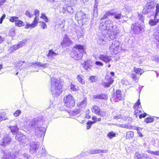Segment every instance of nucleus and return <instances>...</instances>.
<instances>
[{
	"mask_svg": "<svg viewBox=\"0 0 159 159\" xmlns=\"http://www.w3.org/2000/svg\"><path fill=\"white\" fill-rule=\"evenodd\" d=\"M51 91L55 96H59L62 91V85L60 80H54L51 82Z\"/></svg>",
	"mask_w": 159,
	"mask_h": 159,
	"instance_id": "f257e3e1",
	"label": "nucleus"
},
{
	"mask_svg": "<svg viewBox=\"0 0 159 159\" xmlns=\"http://www.w3.org/2000/svg\"><path fill=\"white\" fill-rule=\"evenodd\" d=\"M84 52V49L83 45H76L71 52V57L75 60H79L82 57Z\"/></svg>",
	"mask_w": 159,
	"mask_h": 159,
	"instance_id": "f03ea898",
	"label": "nucleus"
},
{
	"mask_svg": "<svg viewBox=\"0 0 159 159\" xmlns=\"http://www.w3.org/2000/svg\"><path fill=\"white\" fill-rule=\"evenodd\" d=\"M156 2H150L146 4L143 7V13L147 14L148 17L154 15L155 11V7Z\"/></svg>",
	"mask_w": 159,
	"mask_h": 159,
	"instance_id": "7ed1b4c3",
	"label": "nucleus"
},
{
	"mask_svg": "<svg viewBox=\"0 0 159 159\" xmlns=\"http://www.w3.org/2000/svg\"><path fill=\"white\" fill-rule=\"evenodd\" d=\"M113 24V22L110 19L106 20L104 23H101L100 24L99 30L101 31L107 30L108 31L115 30L117 28Z\"/></svg>",
	"mask_w": 159,
	"mask_h": 159,
	"instance_id": "20e7f679",
	"label": "nucleus"
},
{
	"mask_svg": "<svg viewBox=\"0 0 159 159\" xmlns=\"http://www.w3.org/2000/svg\"><path fill=\"white\" fill-rule=\"evenodd\" d=\"M64 106L68 108H71L75 105V100L71 94H69L63 98Z\"/></svg>",
	"mask_w": 159,
	"mask_h": 159,
	"instance_id": "39448f33",
	"label": "nucleus"
},
{
	"mask_svg": "<svg viewBox=\"0 0 159 159\" xmlns=\"http://www.w3.org/2000/svg\"><path fill=\"white\" fill-rule=\"evenodd\" d=\"M75 18L78 21H80L82 25L86 24L89 20L88 16L81 11H77Z\"/></svg>",
	"mask_w": 159,
	"mask_h": 159,
	"instance_id": "423d86ee",
	"label": "nucleus"
},
{
	"mask_svg": "<svg viewBox=\"0 0 159 159\" xmlns=\"http://www.w3.org/2000/svg\"><path fill=\"white\" fill-rule=\"evenodd\" d=\"M123 98L121 91L120 89H117L112 94L111 100L112 102H116L121 100Z\"/></svg>",
	"mask_w": 159,
	"mask_h": 159,
	"instance_id": "0eeeda50",
	"label": "nucleus"
},
{
	"mask_svg": "<svg viewBox=\"0 0 159 159\" xmlns=\"http://www.w3.org/2000/svg\"><path fill=\"white\" fill-rule=\"evenodd\" d=\"M131 30L133 33L136 34H139L141 31H144L143 26L138 23H135L131 25Z\"/></svg>",
	"mask_w": 159,
	"mask_h": 159,
	"instance_id": "6e6552de",
	"label": "nucleus"
},
{
	"mask_svg": "<svg viewBox=\"0 0 159 159\" xmlns=\"http://www.w3.org/2000/svg\"><path fill=\"white\" fill-rule=\"evenodd\" d=\"M91 110L92 112L99 116L104 117L106 115V112L101 110L100 107L96 105L93 106Z\"/></svg>",
	"mask_w": 159,
	"mask_h": 159,
	"instance_id": "1a4fd4ad",
	"label": "nucleus"
},
{
	"mask_svg": "<svg viewBox=\"0 0 159 159\" xmlns=\"http://www.w3.org/2000/svg\"><path fill=\"white\" fill-rule=\"evenodd\" d=\"M15 139L20 144H25L27 142V138L26 136L20 132L17 133L15 136Z\"/></svg>",
	"mask_w": 159,
	"mask_h": 159,
	"instance_id": "9d476101",
	"label": "nucleus"
},
{
	"mask_svg": "<svg viewBox=\"0 0 159 159\" xmlns=\"http://www.w3.org/2000/svg\"><path fill=\"white\" fill-rule=\"evenodd\" d=\"M11 138L8 135L4 136L1 139L0 143V146L3 148H5L7 145L11 143Z\"/></svg>",
	"mask_w": 159,
	"mask_h": 159,
	"instance_id": "9b49d317",
	"label": "nucleus"
},
{
	"mask_svg": "<svg viewBox=\"0 0 159 159\" xmlns=\"http://www.w3.org/2000/svg\"><path fill=\"white\" fill-rule=\"evenodd\" d=\"M120 44V42L119 41L115 40L114 41L109 47L110 51L113 52L114 54H117Z\"/></svg>",
	"mask_w": 159,
	"mask_h": 159,
	"instance_id": "f8f14e48",
	"label": "nucleus"
},
{
	"mask_svg": "<svg viewBox=\"0 0 159 159\" xmlns=\"http://www.w3.org/2000/svg\"><path fill=\"white\" fill-rule=\"evenodd\" d=\"M86 104V101L85 100H83L81 102H78L77 104V106L79 108L75 109L74 111V112L76 114L79 113L81 111V109H84Z\"/></svg>",
	"mask_w": 159,
	"mask_h": 159,
	"instance_id": "ddd939ff",
	"label": "nucleus"
},
{
	"mask_svg": "<svg viewBox=\"0 0 159 159\" xmlns=\"http://www.w3.org/2000/svg\"><path fill=\"white\" fill-rule=\"evenodd\" d=\"M109 32H110L108 34L109 38L113 40L118 37L120 31L118 29L116 28V29H115V30L110 31Z\"/></svg>",
	"mask_w": 159,
	"mask_h": 159,
	"instance_id": "4468645a",
	"label": "nucleus"
},
{
	"mask_svg": "<svg viewBox=\"0 0 159 159\" xmlns=\"http://www.w3.org/2000/svg\"><path fill=\"white\" fill-rule=\"evenodd\" d=\"M39 18L38 16H35L34 18V20L33 22L31 24H30L27 23L25 28L26 29H28L30 28V29L34 28L37 26L38 24Z\"/></svg>",
	"mask_w": 159,
	"mask_h": 159,
	"instance_id": "2eb2a0df",
	"label": "nucleus"
},
{
	"mask_svg": "<svg viewBox=\"0 0 159 159\" xmlns=\"http://www.w3.org/2000/svg\"><path fill=\"white\" fill-rule=\"evenodd\" d=\"M98 56L100 60L106 63H109L112 60L111 57L104 54H99Z\"/></svg>",
	"mask_w": 159,
	"mask_h": 159,
	"instance_id": "dca6fc26",
	"label": "nucleus"
},
{
	"mask_svg": "<svg viewBox=\"0 0 159 159\" xmlns=\"http://www.w3.org/2000/svg\"><path fill=\"white\" fill-rule=\"evenodd\" d=\"M134 157L135 159H150L147 154H140L139 152H136Z\"/></svg>",
	"mask_w": 159,
	"mask_h": 159,
	"instance_id": "f3484780",
	"label": "nucleus"
},
{
	"mask_svg": "<svg viewBox=\"0 0 159 159\" xmlns=\"http://www.w3.org/2000/svg\"><path fill=\"white\" fill-rule=\"evenodd\" d=\"M71 41L66 36L63 39L61 43V46H68L72 43Z\"/></svg>",
	"mask_w": 159,
	"mask_h": 159,
	"instance_id": "a211bd4d",
	"label": "nucleus"
},
{
	"mask_svg": "<svg viewBox=\"0 0 159 159\" xmlns=\"http://www.w3.org/2000/svg\"><path fill=\"white\" fill-rule=\"evenodd\" d=\"M63 11H64L65 12L67 11L70 15L73 12V10L72 7L67 5L64 6L63 7Z\"/></svg>",
	"mask_w": 159,
	"mask_h": 159,
	"instance_id": "6ab92c4d",
	"label": "nucleus"
},
{
	"mask_svg": "<svg viewBox=\"0 0 159 159\" xmlns=\"http://www.w3.org/2000/svg\"><path fill=\"white\" fill-rule=\"evenodd\" d=\"M107 41H108V39L107 35L102 34V36L99 38L98 43L99 44L103 45L104 44V43H102L103 42H107Z\"/></svg>",
	"mask_w": 159,
	"mask_h": 159,
	"instance_id": "aec40b11",
	"label": "nucleus"
},
{
	"mask_svg": "<svg viewBox=\"0 0 159 159\" xmlns=\"http://www.w3.org/2000/svg\"><path fill=\"white\" fill-rule=\"evenodd\" d=\"M58 55V54L55 53L52 50L49 51V52L47 55V56L50 59H55V57Z\"/></svg>",
	"mask_w": 159,
	"mask_h": 159,
	"instance_id": "412c9836",
	"label": "nucleus"
},
{
	"mask_svg": "<svg viewBox=\"0 0 159 159\" xmlns=\"http://www.w3.org/2000/svg\"><path fill=\"white\" fill-rule=\"evenodd\" d=\"M157 16L154 15V18L150 20L149 21V24L151 26H155L159 22V19L157 18Z\"/></svg>",
	"mask_w": 159,
	"mask_h": 159,
	"instance_id": "4be33fe9",
	"label": "nucleus"
},
{
	"mask_svg": "<svg viewBox=\"0 0 159 159\" xmlns=\"http://www.w3.org/2000/svg\"><path fill=\"white\" fill-rule=\"evenodd\" d=\"M9 128L11 130V132L13 135L16 134L19 130V128L17 125L10 126Z\"/></svg>",
	"mask_w": 159,
	"mask_h": 159,
	"instance_id": "5701e85b",
	"label": "nucleus"
},
{
	"mask_svg": "<svg viewBox=\"0 0 159 159\" xmlns=\"http://www.w3.org/2000/svg\"><path fill=\"white\" fill-rule=\"evenodd\" d=\"M64 21L63 20H58L56 22V25L59 27L60 29H62L64 28Z\"/></svg>",
	"mask_w": 159,
	"mask_h": 159,
	"instance_id": "b1692460",
	"label": "nucleus"
},
{
	"mask_svg": "<svg viewBox=\"0 0 159 159\" xmlns=\"http://www.w3.org/2000/svg\"><path fill=\"white\" fill-rule=\"evenodd\" d=\"M134 135V132L133 131H128L126 133V139H131L133 137Z\"/></svg>",
	"mask_w": 159,
	"mask_h": 159,
	"instance_id": "393cba45",
	"label": "nucleus"
},
{
	"mask_svg": "<svg viewBox=\"0 0 159 159\" xmlns=\"http://www.w3.org/2000/svg\"><path fill=\"white\" fill-rule=\"evenodd\" d=\"M113 16L114 18L116 20H120L122 17H123L121 13H118L116 12H114Z\"/></svg>",
	"mask_w": 159,
	"mask_h": 159,
	"instance_id": "a878e982",
	"label": "nucleus"
},
{
	"mask_svg": "<svg viewBox=\"0 0 159 159\" xmlns=\"http://www.w3.org/2000/svg\"><path fill=\"white\" fill-rule=\"evenodd\" d=\"M134 70L136 73L138 75L139 74V75H141L144 72L143 70L140 68H137L135 67H134Z\"/></svg>",
	"mask_w": 159,
	"mask_h": 159,
	"instance_id": "bb28decb",
	"label": "nucleus"
},
{
	"mask_svg": "<svg viewBox=\"0 0 159 159\" xmlns=\"http://www.w3.org/2000/svg\"><path fill=\"white\" fill-rule=\"evenodd\" d=\"M6 115V113L5 112H2L0 113V122L7 119Z\"/></svg>",
	"mask_w": 159,
	"mask_h": 159,
	"instance_id": "cd10ccee",
	"label": "nucleus"
},
{
	"mask_svg": "<svg viewBox=\"0 0 159 159\" xmlns=\"http://www.w3.org/2000/svg\"><path fill=\"white\" fill-rule=\"evenodd\" d=\"M35 66H37L38 67H42L44 68L47 67L48 66L47 64H42L40 62H36L34 64Z\"/></svg>",
	"mask_w": 159,
	"mask_h": 159,
	"instance_id": "c85d7f7f",
	"label": "nucleus"
},
{
	"mask_svg": "<svg viewBox=\"0 0 159 159\" xmlns=\"http://www.w3.org/2000/svg\"><path fill=\"white\" fill-rule=\"evenodd\" d=\"M154 121V119L152 117H149L145 118L144 121L147 124L152 122Z\"/></svg>",
	"mask_w": 159,
	"mask_h": 159,
	"instance_id": "c756f323",
	"label": "nucleus"
},
{
	"mask_svg": "<svg viewBox=\"0 0 159 159\" xmlns=\"http://www.w3.org/2000/svg\"><path fill=\"white\" fill-rule=\"evenodd\" d=\"M141 103L140 101V99H139L138 101L134 104L133 107L134 109H138L139 108V106H140L141 107Z\"/></svg>",
	"mask_w": 159,
	"mask_h": 159,
	"instance_id": "7c9ffc66",
	"label": "nucleus"
},
{
	"mask_svg": "<svg viewBox=\"0 0 159 159\" xmlns=\"http://www.w3.org/2000/svg\"><path fill=\"white\" fill-rule=\"evenodd\" d=\"M100 99L106 100L108 99V96L105 93H102L99 94Z\"/></svg>",
	"mask_w": 159,
	"mask_h": 159,
	"instance_id": "2f4dec72",
	"label": "nucleus"
},
{
	"mask_svg": "<svg viewBox=\"0 0 159 159\" xmlns=\"http://www.w3.org/2000/svg\"><path fill=\"white\" fill-rule=\"evenodd\" d=\"M116 134L115 133H114L113 131L110 132L107 135V136L110 139H111L113 137L116 136Z\"/></svg>",
	"mask_w": 159,
	"mask_h": 159,
	"instance_id": "473e14b6",
	"label": "nucleus"
},
{
	"mask_svg": "<svg viewBox=\"0 0 159 159\" xmlns=\"http://www.w3.org/2000/svg\"><path fill=\"white\" fill-rule=\"evenodd\" d=\"M15 25L16 26H18L19 27H21L22 26H23L24 25V23L20 20L17 19V20H16V22L15 23Z\"/></svg>",
	"mask_w": 159,
	"mask_h": 159,
	"instance_id": "72a5a7b5",
	"label": "nucleus"
},
{
	"mask_svg": "<svg viewBox=\"0 0 159 159\" xmlns=\"http://www.w3.org/2000/svg\"><path fill=\"white\" fill-rule=\"evenodd\" d=\"M107 152L106 150H102L100 149H95L94 150L93 152L92 153L93 154H97V153H104L106 152Z\"/></svg>",
	"mask_w": 159,
	"mask_h": 159,
	"instance_id": "f704fd0d",
	"label": "nucleus"
},
{
	"mask_svg": "<svg viewBox=\"0 0 159 159\" xmlns=\"http://www.w3.org/2000/svg\"><path fill=\"white\" fill-rule=\"evenodd\" d=\"M92 119L93 120L92 122L94 124L96 123L97 121H100L101 120V118H98V119L95 116H93L92 117Z\"/></svg>",
	"mask_w": 159,
	"mask_h": 159,
	"instance_id": "c9c22d12",
	"label": "nucleus"
},
{
	"mask_svg": "<svg viewBox=\"0 0 159 159\" xmlns=\"http://www.w3.org/2000/svg\"><path fill=\"white\" fill-rule=\"evenodd\" d=\"M113 81L114 80H110L109 81L104 82L103 83V85L105 87H109L112 83Z\"/></svg>",
	"mask_w": 159,
	"mask_h": 159,
	"instance_id": "e433bc0d",
	"label": "nucleus"
},
{
	"mask_svg": "<svg viewBox=\"0 0 159 159\" xmlns=\"http://www.w3.org/2000/svg\"><path fill=\"white\" fill-rule=\"evenodd\" d=\"M114 10L111 9L106 12V14L107 16H113L115 12H114Z\"/></svg>",
	"mask_w": 159,
	"mask_h": 159,
	"instance_id": "4c0bfd02",
	"label": "nucleus"
},
{
	"mask_svg": "<svg viewBox=\"0 0 159 159\" xmlns=\"http://www.w3.org/2000/svg\"><path fill=\"white\" fill-rule=\"evenodd\" d=\"M142 112V110L138 109H135L134 112V114L136 117H137L138 116L140 115V114Z\"/></svg>",
	"mask_w": 159,
	"mask_h": 159,
	"instance_id": "58836bf2",
	"label": "nucleus"
},
{
	"mask_svg": "<svg viewBox=\"0 0 159 159\" xmlns=\"http://www.w3.org/2000/svg\"><path fill=\"white\" fill-rule=\"evenodd\" d=\"M71 89L73 91H75L78 89V87L71 83L70 85Z\"/></svg>",
	"mask_w": 159,
	"mask_h": 159,
	"instance_id": "ea45409f",
	"label": "nucleus"
},
{
	"mask_svg": "<svg viewBox=\"0 0 159 159\" xmlns=\"http://www.w3.org/2000/svg\"><path fill=\"white\" fill-rule=\"evenodd\" d=\"M93 124H94L92 121L91 120H89L86 123V129L88 130L91 127V125Z\"/></svg>",
	"mask_w": 159,
	"mask_h": 159,
	"instance_id": "a19ab883",
	"label": "nucleus"
},
{
	"mask_svg": "<svg viewBox=\"0 0 159 159\" xmlns=\"http://www.w3.org/2000/svg\"><path fill=\"white\" fill-rule=\"evenodd\" d=\"M45 130L44 128H41L39 129L38 133L40 134H41L42 135H43V136H44L45 135Z\"/></svg>",
	"mask_w": 159,
	"mask_h": 159,
	"instance_id": "79ce46f5",
	"label": "nucleus"
},
{
	"mask_svg": "<svg viewBox=\"0 0 159 159\" xmlns=\"http://www.w3.org/2000/svg\"><path fill=\"white\" fill-rule=\"evenodd\" d=\"M18 19V17L16 16H11L10 17L9 19V20L10 21L14 22H16L17 20V19Z\"/></svg>",
	"mask_w": 159,
	"mask_h": 159,
	"instance_id": "37998d69",
	"label": "nucleus"
},
{
	"mask_svg": "<svg viewBox=\"0 0 159 159\" xmlns=\"http://www.w3.org/2000/svg\"><path fill=\"white\" fill-rule=\"evenodd\" d=\"M25 15L30 18L32 17L33 16L32 10L31 11V13L29 11H26L25 13Z\"/></svg>",
	"mask_w": 159,
	"mask_h": 159,
	"instance_id": "c03bdc74",
	"label": "nucleus"
},
{
	"mask_svg": "<svg viewBox=\"0 0 159 159\" xmlns=\"http://www.w3.org/2000/svg\"><path fill=\"white\" fill-rule=\"evenodd\" d=\"M155 6H156V7H155L156 11L154 15L157 16L158 15L159 12V5L158 4H156Z\"/></svg>",
	"mask_w": 159,
	"mask_h": 159,
	"instance_id": "a18cd8bd",
	"label": "nucleus"
},
{
	"mask_svg": "<svg viewBox=\"0 0 159 159\" xmlns=\"http://www.w3.org/2000/svg\"><path fill=\"white\" fill-rule=\"evenodd\" d=\"M147 152L148 153H150L154 155L159 156V151H151L149 150H148Z\"/></svg>",
	"mask_w": 159,
	"mask_h": 159,
	"instance_id": "49530a36",
	"label": "nucleus"
},
{
	"mask_svg": "<svg viewBox=\"0 0 159 159\" xmlns=\"http://www.w3.org/2000/svg\"><path fill=\"white\" fill-rule=\"evenodd\" d=\"M21 111L20 110H18L16 111L13 113V115L16 117L19 116L21 114Z\"/></svg>",
	"mask_w": 159,
	"mask_h": 159,
	"instance_id": "de8ad7c7",
	"label": "nucleus"
},
{
	"mask_svg": "<svg viewBox=\"0 0 159 159\" xmlns=\"http://www.w3.org/2000/svg\"><path fill=\"white\" fill-rule=\"evenodd\" d=\"M18 46L17 45H15L11 48V50L12 51H14L17 49L19 48Z\"/></svg>",
	"mask_w": 159,
	"mask_h": 159,
	"instance_id": "09e8293b",
	"label": "nucleus"
},
{
	"mask_svg": "<svg viewBox=\"0 0 159 159\" xmlns=\"http://www.w3.org/2000/svg\"><path fill=\"white\" fill-rule=\"evenodd\" d=\"M41 23L40 25L41 27H42V28L43 29H45L47 28V26L46 23L44 22H39Z\"/></svg>",
	"mask_w": 159,
	"mask_h": 159,
	"instance_id": "8fccbe9b",
	"label": "nucleus"
},
{
	"mask_svg": "<svg viewBox=\"0 0 159 159\" xmlns=\"http://www.w3.org/2000/svg\"><path fill=\"white\" fill-rule=\"evenodd\" d=\"M33 13V15L35 14V16H39V11L37 10H32Z\"/></svg>",
	"mask_w": 159,
	"mask_h": 159,
	"instance_id": "3c124183",
	"label": "nucleus"
},
{
	"mask_svg": "<svg viewBox=\"0 0 159 159\" xmlns=\"http://www.w3.org/2000/svg\"><path fill=\"white\" fill-rule=\"evenodd\" d=\"M95 64L97 66H102L103 65L102 62L99 61H96L95 62Z\"/></svg>",
	"mask_w": 159,
	"mask_h": 159,
	"instance_id": "603ef678",
	"label": "nucleus"
},
{
	"mask_svg": "<svg viewBox=\"0 0 159 159\" xmlns=\"http://www.w3.org/2000/svg\"><path fill=\"white\" fill-rule=\"evenodd\" d=\"M147 115V114L146 113H144L143 114H141L139 116V117L140 119L144 118Z\"/></svg>",
	"mask_w": 159,
	"mask_h": 159,
	"instance_id": "864d4df0",
	"label": "nucleus"
},
{
	"mask_svg": "<svg viewBox=\"0 0 159 159\" xmlns=\"http://www.w3.org/2000/svg\"><path fill=\"white\" fill-rule=\"evenodd\" d=\"M82 65L84 66V67L85 70H88L90 69V67L86 63H85L84 65L82 64Z\"/></svg>",
	"mask_w": 159,
	"mask_h": 159,
	"instance_id": "5fc2aeb1",
	"label": "nucleus"
},
{
	"mask_svg": "<svg viewBox=\"0 0 159 159\" xmlns=\"http://www.w3.org/2000/svg\"><path fill=\"white\" fill-rule=\"evenodd\" d=\"M25 44V43L23 41L19 42V43L17 45L18 46L19 48H20L22 47Z\"/></svg>",
	"mask_w": 159,
	"mask_h": 159,
	"instance_id": "6e6d98bb",
	"label": "nucleus"
},
{
	"mask_svg": "<svg viewBox=\"0 0 159 159\" xmlns=\"http://www.w3.org/2000/svg\"><path fill=\"white\" fill-rule=\"evenodd\" d=\"M1 159H15L14 158L12 157L11 155L7 157H3Z\"/></svg>",
	"mask_w": 159,
	"mask_h": 159,
	"instance_id": "4d7b16f0",
	"label": "nucleus"
},
{
	"mask_svg": "<svg viewBox=\"0 0 159 159\" xmlns=\"http://www.w3.org/2000/svg\"><path fill=\"white\" fill-rule=\"evenodd\" d=\"M6 17L5 14H3L2 16L0 18V24H2V21L3 19L5 18Z\"/></svg>",
	"mask_w": 159,
	"mask_h": 159,
	"instance_id": "13d9d810",
	"label": "nucleus"
},
{
	"mask_svg": "<svg viewBox=\"0 0 159 159\" xmlns=\"http://www.w3.org/2000/svg\"><path fill=\"white\" fill-rule=\"evenodd\" d=\"M121 115L120 114L117 115H116L114 116V119H120L121 118Z\"/></svg>",
	"mask_w": 159,
	"mask_h": 159,
	"instance_id": "bf43d9fd",
	"label": "nucleus"
},
{
	"mask_svg": "<svg viewBox=\"0 0 159 159\" xmlns=\"http://www.w3.org/2000/svg\"><path fill=\"white\" fill-rule=\"evenodd\" d=\"M93 98L94 99H100V96L99 94L94 95L93 96Z\"/></svg>",
	"mask_w": 159,
	"mask_h": 159,
	"instance_id": "052dcab7",
	"label": "nucleus"
},
{
	"mask_svg": "<svg viewBox=\"0 0 159 159\" xmlns=\"http://www.w3.org/2000/svg\"><path fill=\"white\" fill-rule=\"evenodd\" d=\"M4 40V38L0 35V43H1Z\"/></svg>",
	"mask_w": 159,
	"mask_h": 159,
	"instance_id": "680f3d73",
	"label": "nucleus"
},
{
	"mask_svg": "<svg viewBox=\"0 0 159 159\" xmlns=\"http://www.w3.org/2000/svg\"><path fill=\"white\" fill-rule=\"evenodd\" d=\"M46 16L44 13H42L40 16V18L44 19Z\"/></svg>",
	"mask_w": 159,
	"mask_h": 159,
	"instance_id": "e2e57ef3",
	"label": "nucleus"
},
{
	"mask_svg": "<svg viewBox=\"0 0 159 159\" xmlns=\"http://www.w3.org/2000/svg\"><path fill=\"white\" fill-rule=\"evenodd\" d=\"M83 76H82L81 75L80 76V75H78L77 76V79H79V80H83V78H82V77Z\"/></svg>",
	"mask_w": 159,
	"mask_h": 159,
	"instance_id": "0e129e2a",
	"label": "nucleus"
},
{
	"mask_svg": "<svg viewBox=\"0 0 159 159\" xmlns=\"http://www.w3.org/2000/svg\"><path fill=\"white\" fill-rule=\"evenodd\" d=\"M97 78L96 76H90L89 77V80H94L96 79Z\"/></svg>",
	"mask_w": 159,
	"mask_h": 159,
	"instance_id": "69168bd1",
	"label": "nucleus"
},
{
	"mask_svg": "<svg viewBox=\"0 0 159 159\" xmlns=\"http://www.w3.org/2000/svg\"><path fill=\"white\" fill-rule=\"evenodd\" d=\"M98 3L97 2H95V4L94 6V9H95V10H96V9H98Z\"/></svg>",
	"mask_w": 159,
	"mask_h": 159,
	"instance_id": "338daca9",
	"label": "nucleus"
},
{
	"mask_svg": "<svg viewBox=\"0 0 159 159\" xmlns=\"http://www.w3.org/2000/svg\"><path fill=\"white\" fill-rule=\"evenodd\" d=\"M136 74H132V78L133 79H135V78H137V77H136Z\"/></svg>",
	"mask_w": 159,
	"mask_h": 159,
	"instance_id": "774afa93",
	"label": "nucleus"
}]
</instances>
